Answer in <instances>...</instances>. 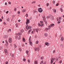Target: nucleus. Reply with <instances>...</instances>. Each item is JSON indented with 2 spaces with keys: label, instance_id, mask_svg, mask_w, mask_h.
Masks as SVG:
<instances>
[{
  "label": "nucleus",
  "instance_id": "16",
  "mask_svg": "<svg viewBox=\"0 0 64 64\" xmlns=\"http://www.w3.org/2000/svg\"><path fill=\"white\" fill-rule=\"evenodd\" d=\"M36 44H38L39 43V41L38 40H36Z\"/></svg>",
  "mask_w": 64,
  "mask_h": 64
},
{
  "label": "nucleus",
  "instance_id": "60",
  "mask_svg": "<svg viewBox=\"0 0 64 64\" xmlns=\"http://www.w3.org/2000/svg\"><path fill=\"white\" fill-rule=\"evenodd\" d=\"M9 31L10 32H11V29H10L9 30Z\"/></svg>",
  "mask_w": 64,
  "mask_h": 64
},
{
  "label": "nucleus",
  "instance_id": "45",
  "mask_svg": "<svg viewBox=\"0 0 64 64\" xmlns=\"http://www.w3.org/2000/svg\"><path fill=\"white\" fill-rule=\"evenodd\" d=\"M26 17H28V14H26Z\"/></svg>",
  "mask_w": 64,
  "mask_h": 64
},
{
  "label": "nucleus",
  "instance_id": "49",
  "mask_svg": "<svg viewBox=\"0 0 64 64\" xmlns=\"http://www.w3.org/2000/svg\"><path fill=\"white\" fill-rule=\"evenodd\" d=\"M60 10L62 12H63V10L62 8H60Z\"/></svg>",
  "mask_w": 64,
  "mask_h": 64
},
{
  "label": "nucleus",
  "instance_id": "4",
  "mask_svg": "<svg viewBox=\"0 0 64 64\" xmlns=\"http://www.w3.org/2000/svg\"><path fill=\"white\" fill-rule=\"evenodd\" d=\"M9 42L10 43H11L12 42V38H10L9 39Z\"/></svg>",
  "mask_w": 64,
  "mask_h": 64
},
{
  "label": "nucleus",
  "instance_id": "53",
  "mask_svg": "<svg viewBox=\"0 0 64 64\" xmlns=\"http://www.w3.org/2000/svg\"><path fill=\"white\" fill-rule=\"evenodd\" d=\"M20 12L19 11L18 12V14H20Z\"/></svg>",
  "mask_w": 64,
  "mask_h": 64
},
{
  "label": "nucleus",
  "instance_id": "47",
  "mask_svg": "<svg viewBox=\"0 0 64 64\" xmlns=\"http://www.w3.org/2000/svg\"><path fill=\"white\" fill-rule=\"evenodd\" d=\"M33 31L34 32H35V29L34 28L33 29Z\"/></svg>",
  "mask_w": 64,
  "mask_h": 64
},
{
  "label": "nucleus",
  "instance_id": "32",
  "mask_svg": "<svg viewBox=\"0 0 64 64\" xmlns=\"http://www.w3.org/2000/svg\"><path fill=\"white\" fill-rule=\"evenodd\" d=\"M19 50L20 51H22V49H21V48H19Z\"/></svg>",
  "mask_w": 64,
  "mask_h": 64
},
{
  "label": "nucleus",
  "instance_id": "30",
  "mask_svg": "<svg viewBox=\"0 0 64 64\" xmlns=\"http://www.w3.org/2000/svg\"><path fill=\"white\" fill-rule=\"evenodd\" d=\"M34 48V49L35 50V51H37V48Z\"/></svg>",
  "mask_w": 64,
  "mask_h": 64
},
{
  "label": "nucleus",
  "instance_id": "62",
  "mask_svg": "<svg viewBox=\"0 0 64 64\" xmlns=\"http://www.w3.org/2000/svg\"><path fill=\"white\" fill-rule=\"evenodd\" d=\"M16 27H18V24H16Z\"/></svg>",
  "mask_w": 64,
  "mask_h": 64
},
{
  "label": "nucleus",
  "instance_id": "27",
  "mask_svg": "<svg viewBox=\"0 0 64 64\" xmlns=\"http://www.w3.org/2000/svg\"><path fill=\"white\" fill-rule=\"evenodd\" d=\"M28 52H29V51L28 50H26V53L27 54V55H28Z\"/></svg>",
  "mask_w": 64,
  "mask_h": 64
},
{
  "label": "nucleus",
  "instance_id": "15",
  "mask_svg": "<svg viewBox=\"0 0 64 64\" xmlns=\"http://www.w3.org/2000/svg\"><path fill=\"white\" fill-rule=\"evenodd\" d=\"M29 43L30 45H31V46H32V42H31V41H30Z\"/></svg>",
  "mask_w": 64,
  "mask_h": 64
},
{
  "label": "nucleus",
  "instance_id": "59",
  "mask_svg": "<svg viewBox=\"0 0 64 64\" xmlns=\"http://www.w3.org/2000/svg\"><path fill=\"white\" fill-rule=\"evenodd\" d=\"M8 62L6 61V64H8Z\"/></svg>",
  "mask_w": 64,
  "mask_h": 64
},
{
  "label": "nucleus",
  "instance_id": "55",
  "mask_svg": "<svg viewBox=\"0 0 64 64\" xmlns=\"http://www.w3.org/2000/svg\"><path fill=\"white\" fill-rule=\"evenodd\" d=\"M28 63H30V60H28Z\"/></svg>",
  "mask_w": 64,
  "mask_h": 64
},
{
  "label": "nucleus",
  "instance_id": "52",
  "mask_svg": "<svg viewBox=\"0 0 64 64\" xmlns=\"http://www.w3.org/2000/svg\"><path fill=\"white\" fill-rule=\"evenodd\" d=\"M61 18L60 17H59V19H60V20H61Z\"/></svg>",
  "mask_w": 64,
  "mask_h": 64
},
{
  "label": "nucleus",
  "instance_id": "38",
  "mask_svg": "<svg viewBox=\"0 0 64 64\" xmlns=\"http://www.w3.org/2000/svg\"><path fill=\"white\" fill-rule=\"evenodd\" d=\"M60 47H62H62H63V45L62 44H61Z\"/></svg>",
  "mask_w": 64,
  "mask_h": 64
},
{
  "label": "nucleus",
  "instance_id": "63",
  "mask_svg": "<svg viewBox=\"0 0 64 64\" xmlns=\"http://www.w3.org/2000/svg\"><path fill=\"white\" fill-rule=\"evenodd\" d=\"M40 62L42 63H43V61L42 60Z\"/></svg>",
  "mask_w": 64,
  "mask_h": 64
},
{
  "label": "nucleus",
  "instance_id": "41",
  "mask_svg": "<svg viewBox=\"0 0 64 64\" xmlns=\"http://www.w3.org/2000/svg\"><path fill=\"white\" fill-rule=\"evenodd\" d=\"M38 25L39 26H41V25L40 24V23L38 24Z\"/></svg>",
  "mask_w": 64,
  "mask_h": 64
},
{
  "label": "nucleus",
  "instance_id": "7",
  "mask_svg": "<svg viewBox=\"0 0 64 64\" xmlns=\"http://www.w3.org/2000/svg\"><path fill=\"white\" fill-rule=\"evenodd\" d=\"M45 45H46V46H49V45H50L49 43L47 42H45Z\"/></svg>",
  "mask_w": 64,
  "mask_h": 64
},
{
  "label": "nucleus",
  "instance_id": "10",
  "mask_svg": "<svg viewBox=\"0 0 64 64\" xmlns=\"http://www.w3.org/2000/svg\"><path fill=\"white\" fill-rule=\"evenodd\" d=\"M64 40V37L63 36H62L61 37V40L62 41H63V40Z\"/></svg>",
  "mask_w": 64,
  "mask_h": 64
},
{
  "label": "nucleus",
  "instance_id": "29",
  "mask_svg": "<svg viewBox=\"0 0 64 64\" xmlns=\"http://www.w3.org/2000/svg\"><path fill=\"white\" fill-rule=\"evenodd\" d=\"M31 36H30L29 38V41H31L30 40H31Z\"/></svg>",
  "mask_w": 64,
  "mask_h": 64
},
{
  "label": "nucleus",
  "instance_id": "26",
  "mask_svg": "<svg viewBox=\"0 0 64 64\" xmlns=\"http://www.w3.org/2000/svg\"><path fill=\"white\" fill-rule=\"evenodd\" d=\"M52 10H53L54 12H56V9L54 10V9H53Z\"/></svg>",
  "mask_w": 64,
  "mask_h": 64
},
{
  "label": "nucleus",
  "instance_id": "14",
  "mask_svg": "<svg viewBox=\"0 0 64 64\" xmlns=\"http://www.w3.org/2000/svg\"><path fill=\"white\" fill-rule=\"evenodd\" d=\"M23 41L24 42H25L26 41L25 40V38H23L22 39Z\"/></svg>",
  "mask_w": 64,
  "mask_h": 64
},
{
  "label": "nucleus",
  "instance_id": "50",
  "mask_svg": "<svg viewBox=\"0 0 64 64\" xmlns=\"http://www.w3.org/2000/svg\"><path fill=\"white\" fill-rule=\"evenodd\" d=\"M15 38H16V39H18V36H16L15 37Z\"/></svg>",
  "mask_w": 64,
  "mask_h": 64
},
{
  "label": "nucleus",
  "instance_id": "22",
  "mask_svg": "<svg viewBox=\"0 0 64 64\" xmlns=\"http://www.w3.org/2000/svg\"><path fill=\"white\" fill-rule=\"evenodd\" d=\"M44 36H45L46 37H47V34L46 33L44 34Z\"/></svg>",
  "mask_w": 64,
  "mask_h": 64
},
{
  "label": "nucleus",
  "instance_id": "19",
  "mask_svg": "<svg viewBox=\"0 0 64 64\" xmlns=\"http://www.w3.org/2000/svg\"><path fill=\"white\" fill-rule=\"evenodd\" d=\"M51 60H55V58H51Z\"/></svg>",
  "mask_w": 64,
  "mask_h": 64
},
{
  "label": "nucleus",
  "instance_id": "1",
  "mask_svg": "<svg viewBox=\"0 0 64 64\" xmlns=\"http://www.w3.org/2000/svg\"><path fill=\"white\" fill-rule=\"evenodd\" d=\"M26 29H27L28 30H29V29H31L32 28V27L30 26H28V24H26Z\"/></svg>",
  "mask_w": 64,
  "mask_h": 64
},
{
  "label": "nucleus",
  "instance_id": "51",
  "mask_svg": "<svg viewBox=\"0 0 64 64\" xmlns=\"http://www.w3.org/2000/svg\"><path fill=\"white\" fill-rule=\"evenodd\" d=\"M55 52V50H54L53 51V53H54Z\"/></svg>",
  "mask_w": 64,
  "mask_h": 64
},
{
  "label": "nucleus",
  "instance_id": "18",
  "mask_svg": "<svg viewBox=\"0 0 64 64\" xmlns=\"http://www.w3.org/2000/svg\"><path fill=\"white\" fill-rule=\"evenodd\" d=\"M14 47H15V48H16L17 47V45H16V44H14Z\"/></svg>",
  "mask_w": 64,
  "mask_h": 64
},
{
  "label": "nucleus",
  "instance_id": "13",
  "mask_svg": "<svg viewBox=\"0 0 64 64\" xmlns=\"http://www.w3.org/2000/svg\"><path fill=\"white\" fill-rule=\"evenodd\" d=\"M34 64H38V62L37 60L34 61Z\"/></svg>",
  "mask_w": 64,
  "mask_h": 64
},
{
  "label": "nucleus",
  "instance_id": "20",
  "mask_svg": "<svg viewBox=\"0 0 64 64\" xmlns=\"http://www.w3.org/2000/svg\"><path fill=\"white\" fill-rule=\"evenodd\" d=\"M31 31V30H28V34H29L30 33V32Z\"/></svg>",
  "mask_w": 64,
  "mask_h": 64
},
{
  "label": "nucleus",
  "instance_id": "8",
  "mask_svg": "<svg viewBox=\"0 0 64 64\" xmlns=\"http://www.w3.org/2000/svg\"><path fill=\"white\" fill-rule=\"evenodd\" d=\"M21 35H22V34L20 32H19L17 34V35L18 36H21Z\"/></svg>",
  "mask_w": 64,
  "mask_h": 64
},
{
  "label": "nucleus",
  "instance_id": "42",
  "mask_svg": "<svg viewBox=\"0 0 64 64\" xmlns=\"http://www.w3.org/2000/svg\"><path fill=\"white\" fill-rule=\"evenodd\" d=\"M42 18L44 19H45V16H42Z\"/></svg>",
  "mask_w": 64,
  "mask_h": 64
},
{
  "label": "nucleus",
  "instance_id": "2",
  "mask_svg": "<svg viewBox=\"0 0 64 64\" xmlns=\"http://www.w3.org/2000/svg\"><path fill=\"white\" fill-rule=\"evenodd\" d=\"M54 24H50V25H49L48 26V28H51V27H54Z\"/></svg>",
  "mask_w": 64,
  "mask_h": 64
},
{
  "label": "nucleus",
  "instance_id": "28",
  "mask_svg": "<svg viewBox=\"0 0 64 64\" xmlns=\"http://www.w3.org/2000/svg\"><path fill=\"white\" fill-rule=\"evenodd\" d=\"M36 3V1H34V2H32V4H33L34 3Z\"/></svg>",
  "mask_w": 64,
  "mask_h": 64
},
{
  "label": "nucleus",
  "instance_id": "21",
  "mask_svg": "<svg viewBox=\"0 0 64 64\" xmlns=\"http://www.w3.org/2000/svg\"><path fill=\"white\" fill-rule=\"evenodd\" d=\"M6 36H7L6 35H5L4 36V39H6V38H7L6 37Z\"/></svg>",
  "mask_w": 64,
  "mask_h": 64
},
{
  "label": "nucleus",
  "instance_id": "43",
  "mask_svg": "<svg viewBox=\"0 0 64 64\" xmlns=\"http://www.w3.org/2000/svg\"><path fill=\"white\" fill-rule=\"evenodd\" d=\"M49 5V4L48 3L46 4V6H48Z\"/></svg>",
  "mask_w": 64,
  "mask_h": 64
},
{
  "label": "nucleus",
  "instance_id": "39",
  "mask_svg": "<svg viewBox=\"0 0 64 64\" xmlns=\"http://www.w3.org/2000/svg\"><path fill=\"white\" fill-rule=\"evenodd\" d=\"M23 61H24V62H25V61H26V59L24 58L23 59Z\"/></svg>",
  "mask_w": 64,
  "mask_h": 64
},
{
  "label": "nucleus",
  "instance_id": "25",
  "mask_svg": "<svg viewBox=\"0 0 64 64\" xmlns=\"http://www.w3.org/2000/svg\"><path fill=\"white\" fill-rule=\"evenodd\" d=\"M14 55H15V54H13L12 55V57H14Z\"/></svg>",
  "mask_w": 64,
  "mask_h": 64
},
{
  "label": "nucleus",
  "instance_id": "36",
  "mask_svg": "<svg viewBox=\"0 0 64 64\" xmlns=\"http://www.w3.org/2000/svg\"><path fill=\"white\" fill-rule=\"evenodd\" d=\"M16 10L17 9H16V8H15L14 9V11H16Z\"/></svg>",
  "mask_w": 64,
  "mask_h": 64
},
{
  "label": "nucleus",
  "instance_id": "37",
  "mask_svg": "<svg viewBox=\"0 0 64 64\" xmlns=\"http://www.w3.org/2000/svg\"><path fill=\"white\" fill-rule=\"evenodd\" d=\"M52 2V3H53L54 4L55 3V1L54 0H53Z\"/></svg>",
  "mask_w": 64,
  "mask_h": 64
},
{
  "label": "nucleus",
  "instance_id": "35",
  "mask_svg": "<svg viewBox=\"0 0 64 64\" xmlns=\"http://www.w3.org/2000/svg\"><path fill=\"white\" fill-rule=\"evenodd\" d=\"M53 61L52 60H51V63L52 64L53 63Z\"/></svg>",
  "mask_w": 64,
  "mask_h": 64
},
{
  "label": "nucleus",
  "instance_id": "61",
  "mask_svg": "<svg viewBox=\"0 0 64 64\" xmlns=\"http://www.w3.org/2000/svg\"><path fill=\"white\" fill-rule=\"evenodd\" d=\"M2 19H0V22H2Z\"/></svg>",
  "mask_w": 64,
  "mask_h": 64
},
{
  "label": "nucleus",
  "instance_id": "3",
  "mask_svg": "<svg viewBox=\"0 0 64 64\" xmlns=\"http://www.w3.org/2000/svg\"><path fill=\"white\" fill-rule=\"evenodd\" d=\"M38 11L40 13H41L42 12V11H43V10L41 8H39L38 9Z\"/></svg>",
  "mask_w": 64,
  "mask_h": 64
},
{
  "label": "nucleus",
  "instance_id": "6",
  "mask_svg": "<svg viewBox=\"0 0 64 64\" xmlns=\"http://www.w3.org/2000/svg\"><path fill=\"white\" fill-rule=\"evenodd\" d=\"M57 21H58V24H60V23H61V20H58V18H57Z\"/></svg>",
  "mask_w": 64,
  "mask_h": 64
},
{
  "label": "nucleus",
  "instance_id": "46",
  "mask_svg": "<svg viewBox=\"0 0 64 64\" xmlns=\"http://www.w3.org/2000/svg\"><path fill=\"white\" fill-rule=\"evenodd\" d=\"M8 4H11V2H8Z\"/></svg>",
  "mask_w": 64,
  "mask_h": 64
},
{
  "label": "nucleus",
  "instance_id": "31",
  "mask_svg": "<svg viewBox=\"0 0 64 64\" xmlns=\"http://www.w3.org/2000/svg\"><path fill=\"white\" fill-rule=\"evenodd\" d=\"M26 11V9L23 10L22 11V12H25V11Z\"/></svg>",
  "mask_w": 64,
  "mask_h": 64
},
{
  "label": "nucleus",
  "instance_id": "48",
  "mask_svg": "<svg viewBox=\"0 0 64 64\" xmlns=\"http://www.w3.org/2000/svg\"><path fill=\"white\" fill-rule=\"evenodd\" d=\"M56 60H58V58H56Z\"/></svg>",
  "mask_w": 64,
  "mask_h": 64
},
{
  "label": "nucleus",
  "instance_id": "34",
  "mask_svg": "<svg viewBox=\"0 0 64 64\" xmlns=\"http://www.w3.org/2000/svg\"><path fill=\"white\" fill-rule=\"evenodd\" d=\"M39 50H40V49H39V48H38L37 49V50L38 52H39Z\"/></svg>",
  "mask_w": 64,
  "mask_h": 64
},
{
  "label": "nucleus",
  "instance_id": "40",
  "mask_svg": "<svg viewBox=\"0 0 64 64\" xmlns=\"http://www.w3.org/2000/svg\"><path fill=\"white\" fill-rule=\"evenodd\" d=\"M40 59L42 60H43V56L41 57H40Z\"/></svg>",
  "mask_w": 64,
  "mask_h": 64
},
{
  "label": "nucleus",
  "instance_id": "9",
  "mask_svg": "<svg viewBox=\"0 0 64 64\" xmlns=\"http://www.w3.org/2000/svg\"><path fill=\"white\" fill-rule=\"evenodd\" d=\"M4 51L6 54H7V53H8V51H7V50L6 49H4Z\"/></svg>",
  "mask_w": 64,
  "mask_h": 64
},
{
  "label": "nucleus",
  "instance_id": "58",
  "mask_svg": "<svg viewBox=\"0 0 64 64\" xmlns=\"http://www.w3.org/2000/svg\"><path fill=\"white\" fill-rule=\"evenodd\" d=\"M5 5H6V6L7 5V2H6L5 3Z\"/></svg>",
  "mask_w": 64,
  "mask_h": 64
},
{
  "label": "nucleus",
  "instance_id": "17",
  "mask_svg": "<svg viewBox=\"0 0 64 64\" xmlns=\"http://www.w3.org/2000/svg\"><path fill=\"white\" fill-rule=\"evenodd\" d=\"M20 33H23V32H24V30H20Z\"/></svg>",
  "mask_w": 64,
  "mask_h": 64
},
{
  "label": "nucleus",
  "instance_id": "5",
  "mask_svg": "<svg viewBox=\"0 0 64 64\" xmlns=\"http://www.w3.org/2000/svg\"><path fill=\"white\" fill-rule=\"evenodd\" d=\"M30 23V22H29V20L28 18L26 20V24H29Z\"/></svg>",
  "mask_w": 64,
  "mask_h": 64
},
{
  "label": "nucleus",
  "instance_id": "44",
  "mask_svg": "<svg viewBox=\"0 0 64 64\" xmlns=\"http://www.w3.org/2000/svg\"><path fill=\"white\" fill-rule=\"evenodd\" d=\"M40 23L41 24H42V23H43V22L42 21H40Z\"/></svg>",
  "mask_w": 64,
  "mask_h": 64
},
{
  "label": "nucleus",
  "instance_id": "11",
  "mask_svg": "<svg viewBox=\"0 0 64 64\" xmlns=\"http://www.w3.org/2000/svg\"><path fill=\"white\" fill-rule=\"evenodd\" d=\"M40 30V28L39 29H36V32H37V33H38V31H39Z\"/></svg>",
  "mask_w": 64,
  "mask_h": 64
},
{
  "label": "nucleus",
  "instance_id": "24",
  "mask_svg": "<svg viewBox=\"0 0 64 64\" xmlns=\"http://www.w3.org/2000/svg\"><path fill=\"white\" fill-rule=\"evenodd\" d=\"M50 28H46V29H48V30H50Z\"/></svg>",
  "mask_w": 64,
  "mask_h": 64
},
{
  "label": "nucleus",
  "instance_id": "23",
  "mask_svg": "<svg viewBox=\"0 0 64 64\" xmlns=\"http://www.w3.org/2000/svg\"><path fill=\"white\" fill-rule=\"evenodd\" d=\"M43 21L44 22H46V19H44L43 20Z\"/></svg>",
  "mask_w": 64,
  "mask_h": 64
},
{
  "label": "nucleus",
  "instance_id": "57",
  "mask_svg": "<svg viewBox=\"0 0 64 64\" xmlns=\"http://www.w3.org/2000/svg\"><path fill=\"white\" fill-rule=\"evenodd\" d=\"M7 21H9V18H8L6 19Z\"/></svg>",
  "mask_w": 64,
  "mask_h": 64
},
{
  "label": "nucleus",
  "instance_id": "56",
  "mask_svg": "<svg viewBox=\"0 0 64 64\" xmlns=\"http://www.w3.org/2000/svg\"><path fill=\"white\" fill-rule=\"evenodd\" d=\"M20 38H21V36H20L18 38V40H20Z\"/></svg>",
  "mask_w": 64,
  "mask_h": 64
},
{
  "label": "nucleus",
  "instance_id": "12",
  "mask_svg": "<svg viewBox=\"0 0 64 64\" xmlns=\"http://www.w3.org/2000/svg\"><path fill=\"white\" fill-rule=\"evenodd\" d=\"M50 18L51 19H52V20H53L54 19V17H53V16H50Z\"/></svg>",
  "mask_w": 64,
  "mask_h": 64
},
{
  "label": "nucleus",
  "instance_id": "64",
  "mask_svg": "<svg viewBox=\"0 0 64 64\" xmlns=\"http://www.w3.org/2000/svg\"><path fill=\"white\" fill-rule=\"evenodd\" d=\"M31 33L32 34H33V31H32L31 32Z\"/></svg>",
  "mask_w": 64,
  "mask_h": 64
},
{
  "label": "nucleus",
  "instance_id": "33",
  "mask_svg": "<svg viewBox=\"0 0 64 64\" xmlns=\"http://www.w3.org/2000/svg\"><path fill=\"white\" fill-rule=\"evenodd\" d=\"M59 63H62V60H60Z\"/></svg>",
  "mask_w": 64,
  "mask_h": 64
},
{
  "label": "nucleus",
  "instance_id": "54",
  "mask_svg": "<svg viewBox=\"0 0 64 64\" xmlns=\"http://www.w3.org/2000/svg\"><path fill=\"white\" fill-rule=\"evenodd\" d=\"M59 5V4L58 3H57L56 4V6H57Z\"/></svg>",
  "mask_w": 64,
  "mask_h": 64
}]
</instances>
